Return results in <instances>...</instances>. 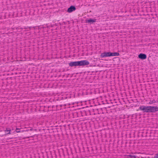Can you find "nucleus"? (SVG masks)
<instances>
[{
    "mask_svg": "<svg viewBox=\"0 0 158 158\" xmlns=\"http://www.w3.org/2000/svg\"><path fill=\"white\" fill-rule=\"evenodd\" d=\"M127 156V158H136V156L134 155H129Z\"/></svg>",
    "mask_w": 158,
    "mask_h": 158,
    "instance_id": "f8f14e48",
    "label": "nucleus"
},
{
    "mask_svg": "<svg viewBox=\"0 0 158 158\" xmlns=\"http://www.w3.org/2000/svg\"><path fill=\"white\" fill-rule=\"evenodd\" d=\"M78 66H84L88 65L89 64V62L86 60L77 61Z\"/></svg>",
    "mask_w": 158,
    "mask_h": 158,
    "instance_id": "f03ea898",
    "label": "nucleus"
},
{
    "mask_svg": "<svg viewBox=\"0 0 158 158\" xmlns=\"http://www.w3.org/2000/svg\"><path fill=\"white\" fill-rule=\"evenodd\" d=\"M76 9V8L75 6H71L68 9L67 11L69 13H71L72 11L75 10Z\"/></svg>",
    "mask_w": 158,
    "mask_h": 158,
    "instance_id": "39448f33",
    "label": "nucleus"
},
{
    "mask_svg": "<svg viewBox=\"0 0 158 158\" xmlns=\"http://www.w3.org/2000/svg\"><path fill=\"white\" fill-rule=\"evenodd\" d=\"M86 23H95L96 21V19H89L88 20H86Z\"/></svg>",
    "mask_w": 158,
    "mask_h": 158,
    "instance_id": "6e6552de",
    "label": "nucleus"
},
{
    "mask_svg": "<svg viewBox=\"0 0 158 158\" xmlns=\"http://www.w3.org/2000/svg\"><path fill=\"white\" fill-rule=\"evenodd\" d=\"M139 109L140 110L143 111V112H151V106H140Z\"/></svg>",
    "mask_w": 158,
    "mask_h": 158,
    "instance_id": "f257e3e1",
    "label": "nucleus"
},
{
    "mask_svg": "<svg viewBox=\"0 0 158 158\" xmlns=\"http://www.w3.org/2000/svg\"><path fill=\"white\" fill-rule=\"evenodd\" d=\"M31 27H24V28H21V29L22 30L23 29H27V28H30Z\"/></svg>",
    "mask_w": 158,
    "mask_h": 158,
    "instance_id": "4468645a",
    "label": "nucleus"
},
{
    "mask_svg": "<svg viewBox=\"0 0 158 158\" xmlns=\"http://www.w3.org/2000/svg\"><path fill=\"white\" fill-rule=\"evenodd\" d=\"M154 158H158V154H156L155 155Z\"/></svg>",
    "mask_w": 158,
    "mask_h": 158,
    "instance_id": "2eb2a0df",
    "label": "nucleus"
},
{
    "mask_svg": "<svg viewBox=\"0 0 158 158\" xmlns=\"http://www.w3.org/2000/svg\"><path fill=\"white\" fill-rule=\"evenodd\" d=\"M158 111V107L157 106H151V112Z\"/></svg>",
    "mask_w": 158,
    "mask_h": 158,
    "instance_id": "20e7f679",
    "label": "nucleus"
},
{
    "mask_svg": "<svg viewBox=\"0 0 158 158\" xmlns=\"http://www.w3.org/2000/svg\"><path fill=\"white\" fill-rule=\"evenodd\" d=\"M139 58L141 59L144 60L147 58L146 55L145 54L140 53L138 56Z\"/></svg>",
    "mask_w": 158,
    "mask_h": 158,
    "instance_id": "423d86ee",
    "label": "nucleus"
},
{
    "mask_svg": "<svg viewBox=\"0 0 158 158\" xmlns=\"http://www.w3.org/2000/svg\"><path fill=\"white\" fill-rule=\"evenodd\" d=\"M111 56H118L119 53L118 52H111Z\"/></svg>",
    "mask_w": 158,
    "mask_h": 158,
    "instance_id": "9d476101",
    "label": "nucleus"
},
{
    "mask_svg": "<svg viewBox=\"0 0 158 158\" xmlns=\"http://www.w3.org/2000/svg\"><path fill=\"white\" fill-rule=\"evenodd\" d=\"M16 131L17 133H20V132H23V131H21L19 129L17 128L16 129Z\"/></svg>",
    "mask_w": 158,
    "mask_h": 158,
    "instance_id": "ddd939ff",
    "label": "nucleus"
},
{
    "mask_svg": "<svg viewBox=\"0 0 158 158\" xmlns=\"http://www.w3.org/2000/svg\"><path fill=\"white\" fill-rule=\"evenodd\" d=\"M156 101L155 100H150L149 102V104H152V103H156Z\"/></svg>",
    "mask_w": 158,
    "mask_h": 158,
    "instance_id": "9b49d317",
    "label": "nucleus"
},
{
    "mask_svg": "<svg viewBox=\"0 0 158 158\" xmlns=\"http://www.w3.org/2000/svg\"><path fill=\"white\" fill-rule=\"evenodd\" d=\"M111 52H105L101 54V57L102 58L106 57L108 56H111Z\"/></svg>",
    "mask_w": 158,
    "mask_h": 158,
    "instance_id": "7ed1b4c3",
    "label": "nucleus"
},
{
    "mask_svg": "<svg viewBox=\"0 0 158 158\" xmlns=\"http://www.w3.org/2000/svg\"><path fill=\"white\" fill-rule=\"evenodd\" d=\"M69 66L72 67L73 66H78V62L77 61H73L69 63Z\"/></svg>",
    "mask_w": 158,
    "mask_h": 158,
    "instance_id": "0eeeda50",
    "label": "nucleus"
},
{
    "mask_svg": "<svg viewBox=\"0 0 158 158\" xmlns=\"http://www.w3.org/2000/svg\"><path fill=\"white\" fill-rule=\"evenodd\" d=\"M6 135L10 134L11 130L9 128H7L6 130H4Z\"/></svg>",
    "mask_w": 158,
    "mask_h": 158,
    "instance_id": "1a4fd4ad",
    "label": "nucleus"
}]
</instances>
